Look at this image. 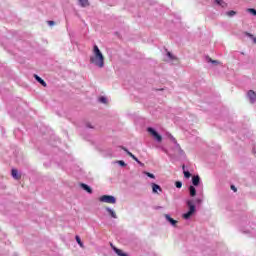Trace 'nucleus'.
I'll return each instance as SVG.
<instances>
[{
  "instance_id": "nucleus-1",
  "label": "nucleus",
  "mask_w": 256,
  "mask_h": 256,
  "mask_svg": "<svg viewBox=\"0 0 256 256\" xmlns=\"http://www.w3.org/2000/svg\"><path fill=\"white\" fill-rule=\"evenodd\" d=\"M90 63L99 69H103L105 67V56H103V53L97 45L93 46L92 56H90Z\"/></svg>"
},
{
  "instance_id": "nucleus-2",
  "label": "nucleus",
  "mask_w": 256,
  "mask_h": 256,
  "mask_svg": "<svg viewBox=\"0 0 256 256\" xmlns=\"http://www.w3.org/2000/svg\"><path fill=\"white\" fill-rule=\"evenodd\" d=\"M187 207L189 209L188 212L184 213L182 215L183 219H191V217H193L195 211H197V209L195 208V204L193 203V200L189 199L186 201Z\"/></svg>"
},
{
  "instance_id": "nucleus-3",
  "label": "nucleus",
  "mask_w": 256,
  "mask_h": 256,
  "mask_svg": "<svg viewBox=\"0 0 256 256\" xmlns=\"http://www.w3.org/2000/svg\"><path fill=\"white\" fill-rule=\"evenodd\" d=\"M99 201L101 203H111L112 205H115L117 203V199H115L114 196H109V195H103L99 198Z\"/></svg>"
},
{
  "instance_id": "nucleus-4",
  "label": "nucleus",
  "mask_w": 256,
  "mask_h": 256,
  "mask_svg": "<svg viewBox=\"0 0 256 256\" xmlns=\"http://www.w3.org/2000/svg\"><path fill=\"white\" fill-rule=\"evenodd\" d=\"M147 131L158 143H161V141H163V138L161 137V135H159V133H157V131H155V129L149 127Z\"/></svg>"
},
{
  "instance_id": "nucleus-5",
  "label": "nucleus",
  "mask_w": 256,
  "mask_h": 256,
  "mask_svg": "<svg viewBox=\"0 0 256 256\" xmlns=\"http://www.w3.org/2000/svg\"><path fill=\"white\" fill-rule=\"evenodd\" d=\"M247 97L250 100V103H255L256 101V93L253 90H249L247 93Z\"/></svg>"
},
{
  "instance_id": "nucleus-6",
  "label": "nucleus",
  "mask_w": 256,
  "mask_h": 256,
  "mask_svg": "<svg viewBox=\"0 0 256 256\" xmlns=\"http://www.w3.org/2000/svg\"><path fill=\"white\" fill-rule=\"evenodd\" d=\"M152 193H162L163 189L158 184L152 183Z\"/></svg>"
},
{
  "instance_id": "nucleus-7",
  "label": "nucleus",
  "mask_w": 256,
  "mask_h": 256,
  "mask_svg": "<svg viewBox=\"0 0 256 256\" xmlns=\"http://www.w3.org/2000/svg\"><path fill=\"white\" fill-rule=\"evenodd\" d=\"M199 183H201V178L199 177V175L193 176L192 185H194V187H197L199 186Z\"/></svg>"
},
{
  "instance_id": "nucleus-8",
  "label": "nucleus",
  "mask_w": 256,
  "mask_h": 256,
  "mask_svg": "<svg viewBox=\"0 0 256 256\" xmlns=\"http://www.w3.org/2000/svg\"><path fill=\"white\" fill-rule=\"evenodd\" d=\"M165 219H166V221H169V223H170L173 227H175V225H177V221L174 220L173 218H171V216H170L169 214H166V215H165Z\"/></svg>"
},
{
  "instance_id": "nucleus-9",
  "label": "nucleus",
  "mask_w": 256,
  "mask_h": 256,
  "mask_svg": "<svg viewBox=\"0 0 256 256\" xmlns=\"http://www.w3.org/2000/svg\"><path fill=\"white\" fill-rule=\"evenodd\" d=\"M106 211L109 213V215L112 217V219H117V214L115 213V210L107 207Z\"/></svg>"
},
{
  "instance_id": "nucleus-10",
  "label": "nucleus",
  "mask_w": 256,
  "mask_h": 256,
  "mask_svg": "<svg viewBox=\"0 0 256 256\" xmlns=\"http://www.w3.org/2000/svg\"><path fill=\"white\" fill-rule=\"evenodd\" d=\"M189 193H190V197H195V195H197V190L195 189L194 186L189 187Z\"/></svg>"
},
{
  "instance_id": "nucleus-11",
  "label": "nucleus",
  "mask_w": 256,
  "mask_h": 256,
  "mask_svg": "<svg viewBox=\"0 0 256 256\" xmlns=\"http://www.w3.org/2000/svg\"><path fill=\"white\" fill-rule=\"evenodd\" d=\"M36 81H38V83H41L43 87H47V83L44 82L41 77H39L37 74L34 75Z\"/></svg>"
},
{
  "instance_id": "nucleus-12",
  "label": "nucleus",
  "mask_w": 256,
  "mask_h": 256,
  "mask_svg": "<svg viewBox=\"0 0 256 256\" xmlns=\"http://www.w3.org/2000/svg\"><path fill=\"white\" fill-rule=\"evenodd\" d=\"M12 177L14 179H21V176L19 175V172L17 171V169H12Z\"/></svg>"
},
{
  "instance_id": "nucleus-13",
  "label": "nucleus",
  "mask_w": 256,
  "mask_h": 256,
  "mask_svg": "<svg viewBox=\"0 0 256 256\" xmlns=\"http://www.w3.org/2000/svg\"><path fill=\"white\" fill-rule=\"evenodd\" d=\"M82 189H84V191H87V193H93V190L91 189V187H89V185L87 184H81Z\"/></svg>"
},
{
  "instance_id": "nucleus-14",
  "label": "nucleus",
  "mask_w": 256,
  "mask_h": 256,
  "mask_svg": "<svg viewBox=\"0 0 256 256\" xmlns=\"http://www.w3.org/2000/svg\"><path fill=\"white\" fill-rule=\"evenodd\" d=\"M81 7H89V0H78Z\"/></svg>"
},
{
  "instance_id": "nucleus-15",
  "label": "nucleus",
  "mask_w": 256,
  "mask_h": 256,
  "mask_svg": "<svg viewBox=\"0 0 256 256\" xmlns=\"http://www.w3.org/2000/svg\"><path fill=\"white\" fill-rule=\"evenodd\" d=\"M113 250L115 251V253L118 256H127V254L123 253V251L121 249H118V248L114 247Z\"/></svg>"
},
{
  "instance_id": "nucleus-16",
  "label": "nucleus",
  "mask_w": 256,
  "mask_h": 256,
  "mask_svg": "<svg viewBox=\"0 0 256 256\" xmlns=\"http://www.w3.org/2000/svg\"><path fill=\"white\" fill-rule=\"evenodd\" d=\"M215 3H217V5H220V7H227V3H225L223 0H215Z\"/></svg>"
},
{
  "instance_id": "nucleus-17",
  "label": "nucleus",
  "mask_w": 256,
  "mask_h": 256,
  "mask_svg": "<svg viewBox=\"0 0 256 256\" xmlns=\"http://www.w3.org/2000/svg\"><path fill=\"white\" fill-rule=\"evenodd\" d=\"M76 241L80 247H83V242H81V238L79 236H76Z\"/></svg>"
},
{
  "instance_id": "nucleus-18",
  "label": "nucleus",
  "mask_w": 256,
  "mask_h": 256,
  "mask_svg": "<svg viewBox=\"0 0 256 256\" xmlns=\"http://www.w3.org/2000/svg\"><path fill=\"white\" fill-rule=\"evenodd\" d=\"M184 177H185L186 179H189V177H191V172H189V171H184Z\"/></svg>"
},
{
  "instance_id": "nucleus-19",
  "label": "nucleus",
  "mask_w": 256,
  "mask_h": 256,
  "mask_svg": "<svg viewBox=\"0 0 256 256\" xmlns=\"http://www.w3.org/2000/svg\"><path fill=\"white\" fill-rule=\"evenodd\" d=\"M145 175H147V177H150V179H155V175L151 174L149 172H144Z\"/></svg>"
},
{
  "instance_id": "nucleus-20",
  "label": "nucleus",
  "mask_w": 256,
  "mask_h": 256,
  "mask_svg": "<svg viewBox=\"0 0 256 256\" xmlns=\"http://www.w3.org/2000/svg\"><path fill=\"white\" fill-rule=\"evenodd\" d=\"M99 101L100 103H107V98L102 96L99 98Z\"/></svg>"
},
{
  "instance_id": "nucleus-21",
  "label": "nucleus",
  "mask_w": 256,
  "mask_h": 256,
  "mask_svg": "<svg viewBox=\"0 0 256 256\" xmlns=\"http://www.w3.org/2000/svg\"><path fill=\"white\" fill-rule=\"evenodd\" d=\"M228 17H233L235 15V11L231 10L227 12Z\"/></svg>"
},
{
  "instance_id": "nucleus-22",
  "label": "nucleus",
  "mask_w": 256,
  "mask_h": 256,
  "mask_svg": "<svg viewBox=\"0 0 256 256\" xmlns=\"http://www.w3.org/2000/svg\"><path fill=\"white\" fill-rule=\"evenodd\" d=\"M176 187H177V189H181V187H183V183H181V182H176Z\"/></svg>"
},
{
  "instance_id": "nucleus-23",
  "label": "nucleus",
  "mask_w": 256,
  "mask_h": 256,
  "mask_svg": "<svg viewBox=\"0 0 256 256\" xmlns=\"http://www.w3.org/2000/svg\"><path fill=\"white\" fill-rule=\"evenodd\" d=\"M249 13H252V15L256 16V10L253 8L248 9Z\"/></svg>"
},
{
  "instance_id": "nucleus-24",
  "label": "nucleus",
  "mask_w": 256,
  "mask_h": 256,
  "mask_svg": "<svg viewBox=\"0 0 256 256\" xmlns=\"http://www.w3.org/2000/svg\"><path fill=\"white\" fill-rule=\"evenodd\" d=\"M119 165H121V167H126L127 164H125V161L120 160L118 161Z\"/></svg>"
},
{
  "instance_id": "nucleus-25",
  "label": "nucleus",
  "mask_w": 256,
  "mask_h": 256,
  "mask_svg": "<svg viewBox=\"0 0 256 256\" xmlns=\"http://www.w3.org/2000/svg\"><path fill=\"white\" fill-rule=\"evenodd\" d=\"M132 159L136 161V163H139V165H143L136 156H134Z\"/></svg>"
},
{
  "instance_id": "nucleus-26",
  "label": "nucleus",
  "mask_w": 256,
  "mask_h": 256,
  "mask_svg": "<svg viewBox=\"0 0 256 256\" xmlns=\"http://www.w3.org/2000/svg\"><path fill=\"white\" fill-rule=\"evenodd\" d=\"M167 56H168L170 59H175V58L173 57V55L171 54V52H167Z\"/></svg>"
},
{
  "instance_id": "nucleus-27",
  "label": "nucleus",
  "mask_w": 256,
  "mask_h": 256,
  "mask_svg": "<svg viewBox=\"0 0 256 256\" xmlns=\"http://www.w3.org/2000/svg\"><path fill=\"white\" fill-rule=\"evenodd\" d=\"M169 137L173 141V143H177V140L172 135H169Z\"/></svg>"
},
{
  "instance_id": "nucleus-28",
  "label": "nucleus",
  "mask_w": 256,
  "mask_h": 256,
  "mask_svg": "<svg viewBox=\"0 0 256 256\" xmlns=\"http://www.w3.org/2000/svg\"><path fill=\"white\" fill-rule=\"evenodd\" d=\"M231 189H232V191H234V193H236V191H237V188L235 187V186H231Z\"/></svg>"
},
{
  "instance_id": "nucleus-29",
  "label": "nucleus",
  "mask_w": 256,
  "mask_h": 256,
  "mask_svg": "<svg viewBox=\"0 0 256 256\" xmlns=\"http://www.w3.org/2000/svg\"><path fill=\"white\" fill-rule=\"evenodd\" d=\"M48 25H50V26L55 25V22L54 21H48Z\"/></svg>"
},
{
  "instance_id": "nucleus-30",
  "label": "nucleus",
  "mask_w": 256,
  "mask_h": 256,
  "mask_svg": "<svg viewBox=\"0 0 256 256\" xmlns=\"http://www.w3.org/2000/svg\"><path fill=\"white\" fill-rule=\"evenodd\" d=\"M124 151H126L127 155H129V156H131V155H132V153H131L129 150L124 149Z\"/></svg>"
},
{
  "instance_id": "nucleus-31",
  "label": "nucleus",
  "mask_w": 256,
  "mask_h": 256,
  "mask_svg": "<svg viewBox=\"0 0 256 256\" xmlns=\"http://www.w3.org/2000/svg\"><path fill=\"white\" fill-rule=\"evenodd\" d=\"M196 202L201 203V199H197Z\"/></svg>"
},
{
  "instance_id": "nucleus-32",
  "label": "nucleus",
  "mask_w": 256,
  "mask_h": 256,
  "mask_svg": "<svg viewBox=\"0 0 256 256\" xmlns=\"http://www.w3.org/2000/svg\"><path fill=\"white\" fill-rule=\"evenodd\" d=\"M210 61H211V63H217V61H213V60H211V59H210Z\"/></svg>"
},
{
  "instance_id": "nucleus-33",
  "label": "nucleus",
  "mask_w": 256,
  "mask_h": 256,
  "mask_svg": "<svg viewBox=\"0 0 256 256\" xmlns=\"http://www.w3.org/2000/svg\"><path fill=\"white\" fill-rule=\"evenodd\" d=\"M130 157L133 159L135 156L133 154H130Z\"/></svg>"
},
{
  "instance_id": "nucleus-34",
  "label": "nucleus",
  "mask_w": 256,
  "mask_h": 256,
  "mask_svg": "<svg viewBox=\"0 0 256 256\" xmlns=\"http://www.w3.org/2000/svg\"><path fill=\"white\" fill-rule=\"evenodd\" d=\"M254 43H256V38H253Z\"/></svg>"
}]
</instances>
